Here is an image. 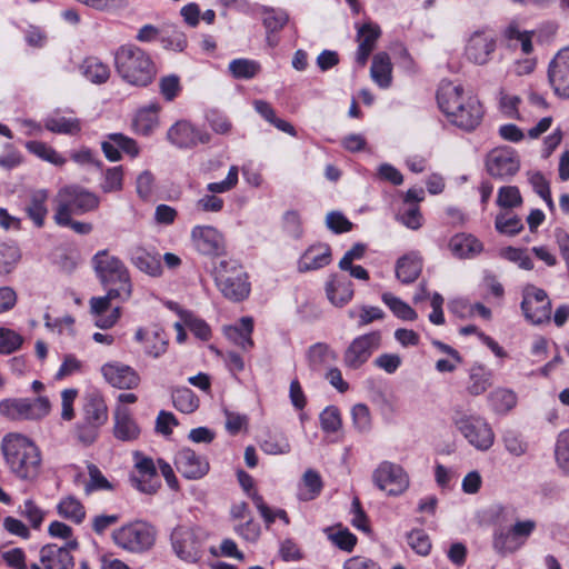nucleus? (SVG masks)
Returning <instances> with one entry per match:
<instances>
[{
	"label": "nucleus",
	"instance_id": "1",
	"mask_svg": "<svg viewBox=\"0 0 569 569\" xmlns=\"http://www.w3.org/2000/svg\"><path fill=\"white\" fill-rule=\"evenodd\" d=\"M437 101L449 122L465 131L475 130L482 120L483 108L479 99L465 93L461 86L451 81L441 82Z\"/></svg>",
	"mask_w": 569,
	"mask_h": 569
},
{
	"label": "nucleus",
	"instance_id": "2",
	"mask_svg": "<svg viewBox=\"0 0 569 569\" xmlns=\"http://www.w3.org/2000/svg\"><path fill=\"white\" fill-rule=\"evenodd\" d=\"M10 471L22 480H34L41 469V455L36 443L20 433L6 436L1 445Z\"/></svg>",
	"mask_w": 569,
	"mask_h": 569
},
{
	"label": "nucleus",
	"instance_id": "3",
	"mask_svg": "<svg viewBox=\"0 0 569 569\" xmlns=\"http://www.w3.org/2000/svg\"><path fill=\"white\" fill-rule=\"evenodd\" d=\"M212 277L219 292L229 301L241 302L250 296L249 274L238 260H219L212 267Z\"/></svg>",
	"mask_w": 569,
	"mask_h": 569
},
{
	"label": "nucleus",
	"instance_id": "4",
	"mask_svg": "<svg viewBox=\"0 0 569 569\" xmlns=\"http://www.w3.org/2000/svg\"><path fill=\"white\" fill-rule=\"evenodd\" d=\"M114 63L121 78L133 86H148L156 76L149 54L133 44L121 46L114 54Z\"/></svg>",
	"mask_w": 569,
	"mask_h": 569
},
{
	"label": "nucleus",
	"instance_id": "5",
	"mask_svg": "<svg viewBox=\"0 0 569 569\" xmlns=\"http://www.w3.org/2000/svg\"><path fill=\"white\" fill-rule=\"evenodd\" d=\"M107 421L108 408L103 398L96 393L88 395L81 409V418L74 426L77 440L83 446L92 445Z\"/></svg>",
	"mask_w": 569,
	"mask_h": 569
},
{
	"label": "nucleus",
	"instance_id": "6",
	"mask_svg": "<svg viewBox=\"0 0 569 569\" xmlns=\"http://www.w3.org/2000/svg\"><path fill=\"white\" fill-rule=\"evenodd\" d=\"M56 223H66L72 213H84L99 207V197L78 186H68L59 190L56 197Z\"/></svg>",
	"mask_w": 569,
	"mask_h": 569
},
{
	"label": "nucleus",
	"instance_id": "7",
	"mask_svg": "<svg viewBox=\"0 0 569 569\" xmlns=\"http://www.w3.org/2000/svg\"><path fill=\"white\" fill-rule=\"evenodd\" d=\"M156 528L142 520L121 526L112 532V541L119 548L133 553H141L152 548L156 542Z\"/></svg>",
	"mask_w": 569,
	"mask_h": 569
},
{
	"label": "nucleus",
	"instance_id": "8",
	"mask_svg": "<svg viewBox=\"0 0 569 569\" xmlns=\"http://www.w3.org/2000/svg\"><path fill=\"white\" fill-rule=\"evenodd\" d=\"M207 532L199 527L178 526L170 536L171 546L176 556L188 563L201 559L204 552Z\"/></svg>",
	"mask_w": 569,
	"mask_h": 569
},
{
	"label": "nucleus",
	"instance_id": "9",
	"mask_svg": "<svg viewBox=\"0 0 569 569\" xmlns=\"http://www.w3.org/2000/svg\"><path fill=\"white\" fill-rule=\"evenodd\" d=\"M453 425L475 449L487 451L492 447L495 433L483 417L457 411L453 417Z\"/></svg>",
	"mask_w": 569,
	"mask_h": 569
},
{
	"label": "nucleus",
	"instance_id": "10",
	"mask_svg": "<svg viewBox=\"0 0 569 569\" xmlns=\"http://www.w3.org/2000/svg\"><path fill=\"white\" fill-rule=\"evenodd\" d=\"M92 268L96 276L104 289H108L112 283L120 282L122 287L121 292L114 291L118 296L126 295L129 290V269L126 263L117 256L110 254L107 249L99 250L91 259Z\"/></svg>",
	"mask_w": 569,
	"mask_h": 569
},
{
	"label": "nucleus",
	"instance_id": "11",
	"mask_svg": "<svg viewBox=\"0 0 569 569\" xmlns=\"http://www.w3.org/2000/svg\"><path fill=\"white\" fill-rule=\"evenodd\" d=\"M51 409L47 397L8 398L0 401V415L11 420H38L44 418Z\"/></svg>",
	"mask_w": 569,
	"mask_h": 569
},
{
	"label": "nucleus",
	"instance_id": "12",
	"mask_svg": "<svg viewBox=\"0 0 569 569\" xmlns=\"http://www.w3.org/2000/svg\"><path fill=\"white\" fill-rule=\"evenodd\" d=\"M371 479L379 490L393 497L402 495L410 485L407 471L400 465L388 460L376 467Z\"/></svg>",
	"mask_w": 569,
	"mask_h": 569
},
{
	"label": "nucleus",
	"instance_id": "13",
	"mask_svg": "<svg viewBox=\"0 0 569 569\" xmlns=\"http://www.w3.org/2000/svg\"><path fill=\"white\" fill-rule=\"evenodd\" d=\"M379 330L356 337L343 352V363L347 368L359 369L381 346Z\"/></svg>",
	"mask_w": 569,
	"mask_h": 569
},
{
	"label": "nucleus",
	"instance_id": "14",
	"mask_svg": "<svg viewBox=\"0 0 569 569\" xmlns=\"http://www.w3.org/2000/svg\"><path fill=\"white\" fill-rule=\"evenodd\" d=\"M194 250L207 257H222L227 253V241L221 231L213 226H194L190 232Z\"/></svg>",
	"mask_w": 569,
	"mask_h": 569
},
{
	"label": "nucleus",
	"instance_id": "15",
	"mask_svg": "<svg viewBox=\"0 0 569 569\" xmlns=\"http://www.w3.org/2000/svg\"><path fill=\"white\" fill-rule=\"evenodd\" d=\"M533 522L517 521L510 528H499L493 536V548L499 553L513 552L520 548L531 535Z\"/></svg>",
	"mask_w": 569,
	"mask_h": 569
},
{
	"label": "nucleus",
	"instance_id": "16",
	"mask_svg": "<svg viewBox=\"0 0 569 569\" xmlns=\"http://www.w3.org/2000/svg\"><path fill=\"white\" fill-rule=\"evenodd\" d=\"M497 47V40L492 32L487 30L475 31L465 47L467 60L477 66H483L491 59Z\"/></svg>",
	"mask_w": 569,
	"mask_h": 569
},
{
	"label": "nucleus",
	"instance_id": "17",
	"mask_svg": "<svg viewBox=\"0 0 569 569\" xmlns=\"http://www.w3.org/2000/svg\"><path fill=\"white\" fill-rule=\"evenodd\" d=\"M167 138L170 143L177 148L188 149L194 148L200 143H208L211 137L208 132L196 127L191 122L180 120L169 128Z\"/></svg>",
	"mask_w": 569,
	"mask_h": 569
},
{
	"label": "nucleus",
	"instance_id": "18",
	"mask_svg": "<svg viewBox=\"0 0 569 569\" xmlns=\"http://www.w3.org/2000/svg\"><path fill=\"white\" fill-rule=\"evenodd\" d=\"M486 167L490 176L507 178L518 171L519 160L511 148H496L487 154Z\"/></svg>",
	"mask_w": 569,
	"mask_h": 569
},
{
	"label": "nucleus",
	"instance_id": "19",
	"mask_svg": "<svg viewBox=\"0 0 569 569\" xmlns=\"http://www.w3.org/2000/svg\"><path fill=\"white\" fill-rule=\"evenodd\" d=\"M77 547V540H69L63 546L47 545L40 550V562L44 569H72L74 562L70 551Z\"/></svg>",
	"mask_w": 569,
	"mask_h": 569
},
{
	"label": "nucleus",
	"instance_id": "20",
	"mask_svg": "<svg viewBox=\"0 0 569 569\" xmlns=\"http://www.w3.org/2000/svg\"><path fill=\"white\" fill-rule=\"evenodd\" d=\"M174 466L187 479H200L209 471V462L206 457L197 455L190 448H182L176 453Z\"/></svg>",
	"mask_w": 569,
	"mask_h": 569
},
{
	"label": "nucleus",
	"instance_id": "21",
	"mask_svg": "<svg viewBox=\"0 0 569 569\" xmlns=\"http://www.w3.org/2000/svg\"><path fill=\"white\" fill-rule=\"evenodd\" d=\"M101 373L109 385L118 389H133L139 386L138 372L121 362H108L101 367Z\"/></svg>",
	"mask_w": 569,
	"mask_h": 569
},
{
	"label": "nucleus",
	"instance_id": "22",
	"mask_svg": "<svg viewBox=\"0 0 569 569\" xmlns=\"http://www.w3.org/2000/svg\"><path fill=\"white\" fill-rule=\"evenodd\" d=\"M134 339L142 345L148 357L157 359L167 352L169 338L158 326L138 329Z\"/></svg>",
	"mask_w": 569,
	"mask_h": 569
},
{
	"label": "nucleus",
	"instance_id": "23",
	"mask_svg": "<svg viewBox=\"0 0 569 569\" xmlns=\"http://www.w3.org/2000/svg\"><path fill=\"white\" fill-rule=\"evenodd\" d=\"M101 149L109 161H119L121 159V151L134 158L139 154L137 142L122 134L110 133L106 140L101 142Z\"/></svg>",
	"mask_w": 569,
	"mask_h": 569
},
{
	"label": "nucleus",
	"instance_id": "24",
	"mask_svg": "<svg viewBox=\"0 0 569 569\" xmlns=\"http://www.w3.org/2000/svg\"><path fill=\"white\" fill-rule=\"evenodd\" d=\"M380 36L381 29L375 22L368 21L358 27L357 41L359 44L356 53V61L360 66L363 67L367 63L368 58L375 49L376 42Z\"/></svg>",
	"mask_w": 569,
	"mask_h": 569
},
{
	"label": "nucleus",
	"instance_id": "25",
	"mask_svg": "<svg viewBox=\"0 0 569 569\" xmlns=\"http://www.w3.org/2000/svg\"><path fill=\"white\" fill-rule=\"evenodd\" d=\"M114 298H109L107 292L102 297H92L89 301L90 312L94 316V325L100 329L112 328L121 317L120 307H116L109 315H104L110 308V303Z\"/></svg>",
	"mask_w": 569,
	"mask_h": 569
},
{
	"label": "nucleus",
	"instance_id": "26",
	"mask_svg": "<svg viewBox=\"0 0 569 569\" xmlns=\"http://www.w3.org/2000/svg\"><path fill=\"white\" fill-rule=\"evenodd\" d=\"M331 262V249L327 243L310 246L298 260V271L308 272L321 269Z\"/></svg>",
	"mask_w": 569,
	"mask_h": 569
},
{
	"label": "nucleus",
	"instance_id": "27",
	"mask_svg": "<svg viewBox=\"0 0 569 569\" xmlns=\"http://www.w3.org/2000/svg\"><path fill=\"white\" fill-rule=\"evenodd\" d=\"M140 432V427L130 410L124 406H117L114 409V437L120 441H134L139 438Z\"/></svg>",
	"mask_w": 569,
	"mask_h": 569
},
{
	"label": "nucleus",
	"instance_id": "28",
	"mask_svg": "<svg viewBox=\"0 0 569 569\" xmlns=\"http://www.w3.org/2000/svg\"><path fill=\"white\" fill-rule=\"evenodd\" d=\"M130 262L141 272L150 277H159L162 273L160 254L142 247H136L130 251Z\"/></svg>",
	"mask_w": 569,
	"mask_h": 569
},
{
	"label": "nucleus",
	"instance_id": "29",
	"mask_svg": "<svg viewBox=\"0 0 569 569\" xmlns=\"http://www.w3.org/2000/svg\"><path fill=\"white\" fill-rule=\"evenodd\" d=\"M252 331L253 320L250 317H242L237 325L226 326L223 328L226 338L243 351L253 348V340L251 338Z\"/></svg>",
	"mask_w": 569,
	"mask_h": 569
},
{
	"label": "nucleus",
	"instance_id": "30",
	"mask_svg": "<svg viewBox=\"0 0 569 569\" xmlns=\"http://www.w3.org/2000/svg\"><path fill=\"white\" fill-rule=\"evenodd\" d=\"M326 293L333 306L342 307L353 297V283L346 277L332 276L326 284Z\"/></svg>",
	"mask_w": 569,
	"mask_h": 569
},
{
	"label": "nucleus",
	"instance_id": "31",
	"mask_svg": "<svg viewBox=\"0 0 569 569\" xmlns=\"http://www.w3.org/2000/svg\"><path fill=\"white\" fill-rule=\"evenodd\" d=\"M451 253L459 259H469L479 254L483 247L482 243L472 234L459 233L449 241Z\"/></svg>",
	"mask_w": 569,
	"mask_h": 569
},
{
	"label": "nucleus",
	"instance_id": "32",
	"mask_svg": "<svg viewBox=\"0 0 569 569\" xmlns=\"http://www.w3.org/2000/svg\"><path fill=\"white\" fill-rule=\"evenodd\" d=\"M493 373L483 365L475 363L468 371L467 391L471 396L485 393L492 385Z\"/></svg>",
	"mask_w": 569,
	"mask_h": 569
},
{
	"label": "nucleus",
	"instance_id": "33",
	"mask_svg": "<svg viewBox=\"0 0 569 569\" xmlns=\"http://www.w3.org/2000/svg\"><path fill=\"white\" fill-rule=\"evenodd\" d=\"M372 80L382 89H387L392 82V63L386 52H379L373 56L370 68Z\"/></svg>",
	"mask_w": 569,
	"mask_h": 569
},
{
	"label": "nucleus",
	"instance_id": "34",
	"mask_svg": "<svg viewBox=\"0 0 569 569\" xmlns=\"http://www.w3.org/2000/svg\"><path fill=\"white\" fill-rule=\"evenodd\" d=\"M422 270V260L418 253L411 252L397 261L396 276L402 283L413 282Z\"/></svg>",
	"mask_w": 569,
	"mask_h": 569
},
{
	"label": "nucleus",
	"instance_id": "35",
	"mask_svg": "<svg viewBox=\"0 0 569 569\" xmlns=\"http://www.w3.org/2000/svg\"><path fill=\"white\" fill-rule=\"evenodd\" d=\"M47 200L48 192L46 190H38L31 194L24 208L28 218L37 228H42L44 224L48 214Z\"/></svg>",
	"mask_w": 569,
	"mask_h": 569
},
{
	"label": "nucleus",
	"instance_id": "36",
	"mask_svg": "<svg viewBox=\"0 0 569 569\" xmlns=\"http://www.w3.org/2000/svg\"><path fill=\"white\" fill-rule=\"evenodd\" d=\"M323 482L321 476L315 469L305 471L298 488V498L301 501L316 499L322 491Z\"/></svg>",
	"mask_w": 569,
	"mask_h": 569
},
{
	"label": "nucleus",
	"instance_id": "37",
	"mask_svg": "<svg viewBox=\"0 0 569 569\" xmlns=\"http://www.w3.org/2000/svg\"><path fill=\"white\" fill-rule=\"evenodd\" d=\"M337 353L323 342L312 345L307 351L309 368L313 371H320L329 363L336 361Z\"/></svg>",
	"mask_w": 569,
	"mask_h": 569
},
{
	"label": "nucleus",
	"instance_id": "38",
	"mask_svg": "<svg viewBox=\"0 0 569 569\" xmlns=\"http://www.w3.org/2000/svg\"><path fill=\"white\" fill-rule=\"evenodd\" d=\"M57 512L61 518L74 525H80L86 519L84 506L73 496L61 498L57 505Z\"/></svg>",
	"mask_w": 569,
	"mask_h": 569
},
{
	"label": "nucleus",
	"instance_id": "39",
	"mask_svg": "<svg viewBox=\"0 0 569 569\" xmlns=\"http://www.w3.org/2000/svg\"><path fill=\"white\" fill-rule=\"evenodd\" d=\"M502 37L508 41L509 47L517 48L520 46L523 53L531 51V32L521 29L517 20H512L502 32Z\"/></svg>",
	"mask_w": 569,
	"mask_h": 569
},
{
	"label": "nucleus",
	"instance_id": "40",
	"mask_svg": "<svg viewBox=\"0 0 569 569\" xmlns=\"http://www.w3.org/2000/svg\"><path fill=\"white\" fill-rule=\"evenodd\" d=\"M44 127L53 133L76 136L81 131V121L72 117L50 116L46 118Z\"/></svg>",
	"mask_w": 569,
	"mask_h": 569
},
{
	"label": "nucleus",
	"instance_id": "41",
	"mask_svg": "<svg viewBox=\"0 0 569 569\" xmlns=\"http://www.w3.org/2000/svg\"><path fill=\"white\" fill-rule=\"evenodd\" d=\"M82 74L92 83L101 84L107 82L110 77L109 67L96 57H89L83 60L81 67Z\"/></svg>",
	"mask_w": 569,
	"mask_h": 569
},
{
	"label": "nucleus",
	"instance_id": "42",
	"mask_svg": "<svg viewBox=\"0 0 569 569\" xmlns=\"http://www.w3.org/2000/svg\"><path fill=\"white\" fill-rule=\"evenodd\" d=\"M159 110L160 106L158 103H150L149 106L141 108L134 118V127L137 131L144 136L152 132L159 123Z\"/></svg>",
	"mask_w": 569,
	"mask_h": 569
},
{
	"label": "nucleus",
	"instance_id": "43",
	"mask_svg": "<svg viewBox=\"0 0 569 569\" xmlns=\"http://www.w3.org/2000/svg\"><path fill=\"white\" fill-rule=\"evenodd\" d=\"M171 396L174 408L183 413H192L199 407L198 397L187 387L173 389Z\"/></svg>",
	"mask_w": 569,
	"mask_h": 569
},
{
	"label": "nucleus",
	"instance_id": "44",
	"mask_svg": "<svg viewBox=\"0 0 569 569\" xmlns=\"http://www.w3.org/2000/svg\"><path fill=\"white\" fill-rule=\"evenodd\" d=\"M491 408L498 413H506L517 403V397L509 389L498 388L488 397Z\"/></svg>",
	"mask_w": 569,
	"mask_h": 569
},
{
	"label": "nucleus",
	"instance_id": "45",
	"mask_svg": "<svg viewBox=\"0 0 569 569\" xmlns=\"http://www.w3.org/2000/svg\"><path fill=\"white\" fill-rule=\"evenodd\" d=\"M26 148L32 154L52 164L62 166L66 163V159L44 142L29 141L26 143Z\"/></svg>",
	"mask_w": 569,
	"mask_h": 569
},
{
	"label": "nucleus",
	"instance_id": "46",
	"mask_svg": "<svg viewBox=\"0 0 569 569\" xmlns=\"http://www.w3.org/2000/svg\"><path fill=\"white\" fill-rule=\"evenodd\" d=\"M495 227L502 234L513 236L522 230L523 224L517 214L506 210L497 214Z\"/></svg>",
	"mask_w": 569,
	"mask_h": 569
},
{
	"label": "nucleus",
	"instance_id": "47",
	"mask_svg": "<svg viewBox=\"0 0 569 569\" xmlns=\"http://www.w3.org/2000/svg\"><path fill=\"white\" fill-rule=\"evenodd\" d=\"M381 300L389 307L396 317L402 320H416L417 312L405 301L390 292H385Z\"/></svg>",
	"mask_w": 569,
	"mask_h": 569
},
{
	"label": "nucleus",
	"instance_id": "48",
	"mask_svg": "<svg viewBox=\"0 0 569 569\" xmlns=\"http://www.w3.org/2000/svg\"><path fill=\"white\" fill-rule=\"evenodd\" d=\"M229 71L236 79H252L260 71V64L250 59H234L229 63Z\"/></svg>",
	"mask_w": 569,
	"mask_h": 569
},
{
	"label": "nucleus",
	"instance_id": "49",
	"mask_svg": "<svg viewBox=\"0 0 569 569\" xmlns=\"http://www.w3.org/2000/svg\"><path fill=\"white\" fill-rule=\"evenodd\" d=\"M548 81L558 97L569 99V69H550L549 67Z\"/></svg>",
	"mask_w": 569,
	"mask_h": 569
},
{
	"label": "nucleus",
	"instance_id": "50",
	"mask_svg": "<svg viewBox=\"0 0 569 569\" xmlns=\"http://www.w3.org/2000/svg\"><path fill=\"white\" fill-rule=\"evenodd\" d=\"M19 513L33 529H39L46 517V511L31 498L26 499L19 507Z\"/></svg>",
	"mask_w": 569,
	"mask_h": 569
},
{
	"label": "nucleus",
	"instance_id": "51",
	"mask_svg": "<svg viewBox=\"0 0 569 569\" xmlns=\"http://www.w3.org/2000/svg\"><path fill=\"white\" fill-rule=\"evenodd\" d=\"M556 462L559 469L569 476V429L559 433L555 448Z\"/></svg>",
	"mask_w": 569,
	"mask_h": 569
},
{
	"label": "nucleus",
	"instance_id": "52",
	"mask_svg": "<svg viewBox=\"0 0 569 569\" xmlns=\"http://www.w3.org/2000/svg\"><path fill=\"white\" fill-rule=\"evenodd\" d=\"M100 188L104 193L118 192L123 188V168L117 166L108 168L103 173Z\"/></svg>",
	"mask_w": 569,
	"mask_h": 569
},
{
	"label": "nucleus",
	"instance_id": "53",
	"mask_svg": "<svg viewBox=\"0 0 569 569\" xmlns=\"http://www.w3.org/2000/svg\"><path fill=\"white\" fill-rule=\"evenodd\" d=\"M21 258L20 250L13 244L0 246V273H10Z\"/></svg>",
	"mask_w": 569,
	"mask_h": 569
},
{
	"label": "nucleus",
	"instance_id": "54",
	"mask_svg": "<svg viewBox=\"0 0 569 569\" xmlns=\"http://www.w3.org/2000/svg\"><path fill=\"white\" fill-rule=\"evenodd\" d=\"M320 427L327 433L337 432L341 426V415L337 407L328 406L319 416Z\"/></svg>",
	"mask_w": 569,
	"mask_h": 569
},
{
	"label": "nucleus",
	"instance_id": "55",
	"mask_svg": "<svg viewBox=\"0 0 569 569\" xmlns=\"http://www.w3.org/2000/svg\"><path fill=\"white\" fill-rule=\"evenodd\" d=\"M352 422L356 430L360 433L369 432L372 422L370 410L365 403H357L351 409Z\"/></svg>",
	"mask_w": 569,
	"mask_h": 569
},
{
	"label": "nucleus",
	"instance_id": "56",
	"mask_svg": "<svg viewBox=\"0 0 569 569\" xmlns=\"http://www.w3.org/2000/svg\"><path fill=\"white\" fill-rule=\"evenodd\" d=\"M260 448L268 455H284L290 451L289 441L282 435H269L261 442Z\"/></svg>",
	"mask_w": 569,
	"mask_h": 569
},
{
	"label": "nucleus",
	"instance_id": "57",
	"mask_svg": "<svg viewBox=\"0 0 569 569\" xmlns=\"http://www.w3.org/2000/svg\"><path fill=\"white\" fill-rule=\"evenodd\" d=\"M23 342L21 335L14 330L0 327V353L10 355L17 351Z\"/></svg>",
	"mask_w": 569,
	"mask_h": 569
},
{
	"label": "nucleus",
	"instance_id": "58",
	"mask_svg": "<svg viewBox=\"0 0 569 569\" xmlns=\"http://www.w3.org/2000/svg\"><path fill=\"white\" fill-rule=\"evenodd\" d=\"M88 473H89V481L86 485V492L90 493L92 491L97 490H111L112 485L109 482V480L102 475L100 469L93 465H88Z\"/></svg>",
	"mask_w": 569,
	"mask_h": 569
},
{
	"label": "nucleus",
	"instance_id": "59",
	"mask_svg": "<svg viewBox=\"0 0 569 569\" xmlns=\"http://www.w3.org/2000/svg\"><path fill=\"white\" fill-rule=\"evenodd\" d=\"M348 315L350 318H358V327L360 328L385 318L383 310L372 306H362L358 313L355 310H349Z\"/></svg>",
	"mask_w": 569,
	"mask_h": 569
},
{
	"label": "nucleus",
	"instance_id": "60",
	"mask_svg": "<svg viewBox=\"0 0 569 569\" xmlns=\"http://www.w3.org/2000/svg\"><path fill=\"white\" fill-rule=\"evenodd\" d=\"M408 545L421 556L429 555L431 541L429 536L422 529H413L407 536Z\"/></svg>",
	"mask_w": 569,
	"mask_h": 569
},
{
	"label": "nucleus",
	"instance_id": "61",
	"mask_svg": "<svg viewBox=\"0 0 569 569\" xmlns=\"http://www.w3.org/2000/svg\"><path fill=\"white\" fill-rule=\"evenodd\" d=\"M289 21V16L280 9H268L264 11L263 24L270 32L282 29Z\"/></svg>",
	"mask_w": 569,
	"mask_h": 569
},
{
	"label": "nucleus",
	"instance_id": "62",
	"mask_svg": "<svg viewBox=\"0 0 569 569\" xmlns=\"http://www.w3.org/2000/svg\"><path fill=\"white\" fill-rule=\"evenodd\" d=\"M130 480L134 488L147 495H153L161 486L158 475L146 476L134 473Z\"/></svg>",
	"mask_w": 569,
	"mask_h": 569
},
{
	"label": "nucleus",
	"instance_id": "63",
	"mask_svg": "<svg viewBox=\"0 0 569 569\" xmlns=\"http://www.w3.org/2000/svg\"><path fill=\"white\" fill-rule=\"evenodd\" d=\"M239 170L237 166H231L224 180L207 184V191L212 194L223 193L232 190L238 183Z\"/></svg>",
	"mask_w": 569,
	"mask_h": 569
},
{
	"label": "nucleus",
	"instance_id": "64",
	"mask_svg": "<svg viewBox=\"0 0 569 569\" xmlns=\"http://www.w3.org/2000/svg\"><path fill=\"white\" fill-rule=\"evenodd\" d=\"M507 260L517 263L521 269L530 270L532 268L531 258L527 249L508 247L501 251Z\"/></svg>",
	"mask_w": 569,
	"mask_h": 569
}]
</instances>
